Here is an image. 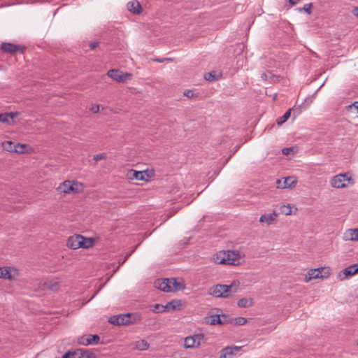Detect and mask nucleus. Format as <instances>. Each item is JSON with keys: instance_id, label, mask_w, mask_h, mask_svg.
<instances>
[{"instance_id": "f257e3e1", "label": "nucleus", "mask_w": 358, "mask_h": 358, "mask_svg": "<svg viewBox=\"0 0 358 358\" xmlns=\"http://www.w3.org/2000/svg\"><path fill=\"white\" fill-rule=\"evenodd\" d=\"M213 262L218 264L238 266L241 264V255L238 251L221 250L213 255Z\"/></svg>"}, {"instance_id": "f03ea898", "label": "nucleus", "mask_w": 358, "mask_h": 358, "mask_svg": "<svg viewBox=\"0 0 358 358\" xmlns=\"http://www.w3.org/2000/svg\"><path fill=\"white\" fill-rule=\"evenodd\" d=\"M238 287L235 282L229 285L217 284L210 288V294L216 298H227L237 292Z\"/></svg>"}, {"instance_id": "7ed1b4c3", "label": "nucleus", "mask_w": 358, "mask_h": 358, "mask_svg": "<svg viewBox=\"0 0 358 358\" xmlns=\"http://www.w3.org/2000/svg\"><path fill=\"white\" fill-rule=\"evenodd\" d=\"M83 189V184L74 180H65L57 188L59 192L65 194L80 193Z\"/></svg>"}, {"instance_id": "20e7f679", "label": "nucleus", "mask_w": 358, "mask_h": 358, "mask_svg": "<svg viewBox=\"0 0 358 358\" xmlns=\"http://www.w3.org/2000/svg\"><path fill=\"white\" fill-rule=\"evenodd\" d=\"M330 271L327 268H319L316 269H310L308 271L305 277V281L309 282L313 279L327 278L329 276Z\"/></svg>"}, {"instance_id": "39448f33", "label": "nucleus", "mask_w": 358, "mask_h": 358, "mask_svg": "<svg viewBox=\"0 0 358 358\" xmlns=\"http://www.w3.org/2000/svg\"><path fill=\"white\" fill-rule=\"evenodd\" d=\"M351 180H352V178L349 176L348 173H345L334 176L331 179L330 183L334 188H344L348 187L346 182H350Z\"/></svg>"}, {"instance_id": "423d86ee", "label": "nucleus", "mask_w": 358, "mask_h": 358, "mask_svg": "<svg viewBox=\"0 0 358 358\" xmlns=\"http://www.w3.org/2000/svg\"><path fill=\"white\" fill-rule=\"evenodd\" d=\"M19 271L15 267L3 266L0 267V279L13 280L19 276Z\"/></svg>"}, {"instance_id": "0eeeda50", "label": "nucleus", "mask_w": 358, "mask_h": 358, "mask_svg": "<svg viewBox=\"0 0 358 358\" xmlns=\"http://www.w3.org/2000/svg\"><path fill=\"white\" fill-rule=\"evenodd\" d=\"M107 76L115 81L118 83H125L127 79L132 77L129 73H123L119 69H110L107 72Z\"/></svg>"}, {"instance_id": "6e6552de", "label": "nucleus", "mask_w": 358, "mask_h": 358, "mask_svg": "<svg viewBox=\"0 0 358 358\" xmlns=\"http://www.w3.org/2000/svg\"><path fill=\"white\" fill-rule=\"evenodd\" d=\"M203 338L204 335L203 334H196L193 336H187L184 341V346L185 348H198L201 345Z\"/></svg>"}, {"instance_id": "1a4fd4ad", "label": "nucleus", "mask_w": 358, "mask_h": 358, "mask_svg": "<svg viewBox=\"0 0 358 358\" xmlns=\"http://www.w3.org/2000/svg\"><path fill=\"white\" fill-rule=\"evenodd\" d=\"M100 341V337L96 334L85 335L78 338V343L83 345H95L98 344Z\"/></svg>"}, {"instance_id": "9d476101", "label": "nucleus", "mask_w": 358, "mask_h": 358, "mask_svg": "<svg viewBox=\"0 0 358 358\" xmlns=\"http://www.w3.org/2000/svg\"><path fill=\"white\" fill-rule=\"evenodd\" d=\"M129 317L130 314L113 315L109 318L108 322L115 325H127L131 323Z\"/></svg>"}, {"instance_id": "9b49d317", "label": "nucleus", "mask_w": 358, "mask_h": 358, "mask_svg": "<svg viewBox=\"0 0 358 358\" xmlns=\"http://www.w3.org/2000/svg\"><path fill=\"white\" fill-rule=\"evenodd\" d=\"M1 48L4 52H7V53H10V54H14L18 51L22 53L24 51L23 47L18 45H15L11 43H6V42H3L1 43Z\"/></svg>"}, {"instance_id": "f8f14e48", "label": "nucleus", "mask_w": 358, "mask_h": 358, "mask_svg": "<svg viewBox=\"0 0 358 358\" xmlns=\"http://www.w3.org/2000/svg\"><path fill=\"white\" fill-rule=\"evenodd\" d=\"M241 347L228 346L222 350L220 358H232L240 350Z\"/></svg>"}, {"instance_id": "ddd939ff", "label": "nucleus", "mask_w": 358, "mask_h": 358, "mask_svg": "<svg viewBox=\"0 0 358 358\" xmlns=\"http://www.w3.org/2000/svg\"><path fill=\"white\" fill-rule=\"evenodd\" d=\"M82 239V235L75 234L70 236L66 243V245L73 250L80 248V241Z\"/></svg>"}, {"instance_id": "4468645a", "label": "nucleus", "mask_w": 358, "mask_h": 358, "mask_svg": "<svg viewBox=\"0 0 358 358\" xmlns=\"http://www.w3.org/2000/svg\"><path fill=\"white\" fill-rule=\"evenodd\" d=\"M127 176L130 179H136L137 180H148L146 177H148L149 176L145 171H138L131 169L128 171Z\"/></svg>"}, {"instance_id": "2eb2a0df", "label": "nucleus", "mask_w": 358, "mask_h": 358, "mask_svg": "<svg viewBox=\"0 0 358 358\" xmlns=\"http://www.w3.org/2000/svg\"><path fill=\"white\" fill-rule=\"evenodd\" d=\"M276 182L278 187L285 189L294 187L296 183V180L293 177H287L284 179L283 182L280 180H277Z\"/></svg>"}, {"instance_id": "dca6fc26", "label": "nucleus", "mask_w": 358, "mask_h": 358, "mask_svg": "<svg viewBox=\"0 0 358 358\" xmlns=\"http://www.w3.org/2000/svg\"><path fill=\"white\" fill-rule=\"evenodd\" d=\"M18 113H5L0 114V122L8 124H14V118L18 115Z\"/></svg>"}, {"instance_id": "f3484780", "label": "nucleus", "mask_w": 358, "mask_h": 358, "mask_svg": "<svg viewBox=\"0 0 358 358\" xmlns=\"http://www.w3.org/2000/svg\"><path fill=\"white\" fill-rule=\"evenodd\" d=\"M345 241H358V228L349 229L343 234Z\"/></svg>"}, {"instance_id": "a211bd4d", "label": "nucleus", "mask_w": 358, "mask_h": 358, "mask_svg": "<svg viewBox=\"0 0 358 358\" xmlns=\"http://www.w3.org/2000/svg\"><path fill=\"white\" fill-rule=\"evenodd\" d=\"M278 214L275 212L272 213L262 215L259 218L260 222H265L268 225L273 224L277 219Z\"/></svg>"}, {"instance_id": "6ab92c4d", "label": "nucleus", "mask_w": 358, "mask_h": 358, "mask_svg": "<svg viewBox=\"0 0 358 358\" xmlns=\"http://www.w3.org/2000/svg\"><path fill=\"white\" fill-rule=\"evenodd\" d=\"M204 322L206 324H210V325H216V324H224V322L220 319V316L219 315H213L210 316L205 317Z\"/></svg>"}, {"instance_id": "aec40b11", "label": "nucleus", "mask_w": 358, "mask_h": 358, "mask_svg": "<svg viewBox=\"0 0 358 358\" xmlns=\"http://www.w3.org/2000/svg\"><path fill=\"white\" fill-rule=\"evenodd\" d=\"M128 10L134 14H139L142 10L141 6L137 0H133L127 3Z\"/></svg>"}, {"instance_id": "412c9836", "label": "nucleus", "mask_w": 358, "mask_h": 358, "mask_svg": "<svg viewBox=\"0 0 358 358\" xmlns=\"http://www.w3.org/2000/svg\"><path fill=\"white\" fill-rule=\"evenodd\" d=\"M32 150V148L25 143H15V152L18 154L29 153Z\"/></svg>"}, {"instance_id": "4be33fe9", "label": "nucleus", "mask_w": 358, "mask_h": 358, "mask_svg": "<svg viewBox=\"0 0 358 358\" xmlns=\"http://www.w3.org/2000/svg\"><path fill=\"white\" fill-rule=\"evenodd\" d=\"M344 278L352 276L358 273V264L351 265L343 270Z\"/></svg>"}, {"instance_id": "5701e85b", "label": "nucleus", "mask_w": 358, "mask_h": 358, "mask_svg": "<svg viewBox=\"0 0 358 358\" xmlns=\"http://www.w3.org/2000/svg\"><path fill=\"white\" fill-rule=\"evenodd\" d=\"M167 282H169V278L159 279L155 282V286L161 291L168 292Z\"/></svg>"}, {"instance_id": "b1692460", "label": "nucleus", "mask_w": 358, "mask_h": 358, "mask_svg": "<svg viewBox=\"0 0 358 358\" xmlns=\"http://www.w3.org/2000/svg\"><path fill=\"white\" fill-rule=\"evenodd\" d=\"M43 286L45 289L51 290L52 292L58 291L60 287V285L58 281L52 280L45 282Z\"/></svg>"}, {"instance_id": "393cba45", "label": "nucleus", "mask_w": 358, "mask_h": 358, "mask_svg": "<svg viewBox=\"0 0 358 358\" xmlns=\"http://www.w3.org/2000/svg\"><path fill=\"white\" fill-rule=\"evenodd\" d=\"M181 306V301L172 300L170 302L167 303L165 306L166 311L176 310H180Z\"/></svg>"}, {"instance_id": "a878e982", "label": "nucleus", "mask_w": 358, "mask_h": 358, "mask_svg": "<svg viewBox=\"0 0 358 358\" xmlns=\"http://www.w3.org/2000/svg\"><path fill=\"white\" fill-rule=\"evenodd\" d=\"M237 305L240 308H249L254 305V300L252 298H242L238 301Z\"/></svg>"}, {"instance_id": "bb28decb", "label": "nucleus", "mask_w": 358, "mask_h": 358, "mask_svg": "<svg viewBox=\"0 0 358 358\" xmlns=\"http://www.w3.org/2000/svg\"><path fill=\"white\" fill-rule=\"evenodd\" d=\"M94 239L93 238H85L82 236V239L80 241V248H90L94 245Z\"/></svg>"}, {"instance_id": "cd10ccee", "label": "nucleus", "mask_w": 358, "mask_h": 358, "mask_svg": "<svg viewBox=\"0 0 358 358\" xmlns=\"http://www.w3.org/2000/svg\"><path fill=\"white\" fill-rule=\"evenodd\" d=\"M173 292L182 290L185 286L183 282L178 281L176 278H171Z\"/></svg>"}, {"instance_id": "c85d7f7f", "label": "nucleus", "mask_w": 358, "mask_h": 358, "mask_svg": "<svg viewBox=\"0 0 358 358\" xmlns=\"http://www.w3.org/2000/svg\"><path fill=\"white\" fill-rule=\"evenodd\" d=\"M2 148L6 151L15 152V143L11 141H6L2 143Z\"/></svg>"}, {"instance_id": "c756f323", "label": "nucleus", "mask_w": 358, "mask_h": 358, "mask_svg": "<svg viewBox=\"0 0 358 358\" xmlns=\"http://www.w3.org/2000/svg\"><path fill=\"white\" fill-rule=\"evenodd\" d=\"M83 349H77L73 352H67L64 355L63 358H80L79 355H83Z\"/></svg>"}, {"instance_id": "7c9ffc66", "label": "nucleus", "mask_w": 358, "mask_h": 358, "mask_svg": "<svg viewBox=\"0 0 358 358\" xmlns=\"http://www.w3.org/2000/svg\"><path fill=\"white\" fill-rule=\"evenodd\" d=\"M135 348L139 350H145L149 348V344L145 340H141L136 342Z\"/></svg>"}, {"instance_id": "2f4dec72", "label": "nucleus", "mask_w": 358, "mask_h": 358, "mask_svg": "<svg viewBox=\"0 0 358 358\" xmlns=\"http://www.w3.org/2000/svg\"><path fill=\"white\" fill-rule=\"evenodd\" d=\"M290 114H291V109H289L288 110H287L285 114L280 117L278 120H277V124L278 125H281L283 123H285L287 120L288 118L290 116Z\"/></svg>"}, {"instance_id": "473e14b6", "label": "nucleus", "mask_w": 358, "mask_h": 358, "mask_svg": "<svg viewBox=\"0 0 358 358\" xmlns=\"http://www.w3.org/2000/svg\"><path fill=\"white\" fill-rule=\"evenodd\" d=\"M151 310L156 313L166 312L164 306L158 303L155 304Z\"/></svg>"}, {"instance_id": "72a5a7b5", "label": "nucleus", "mask_w": 358, "mask_h": 358, "mask_svg": "<svg viewBox=\"0 0 358 358\" xmlns=\"http://www.w3.org/2000/svg\"><path fill=\"white\" fill-rule=\"evenodd\" d=\"M281 212L282 213L285 214V215H289L292 214V210L289 205H284L281 207Z\"/></svg>"}, {"instance_id": "f704fd0d", "label": "nucleus", "mask_w": 358, "mask_h": 358, "mask_svg": "<svg viewBox=\"0 0 358 358\" xmlns=\"http://www.w3.org/2000/svg\"><path fill=\"white\" fill-rule=\"evenodd\" d=\"M205 79L206 80L212 81L216 79L215 72L211 71L205 75Z\"/></svg>"}, {"instance_id": "c9c22d12", "label": "nucleus", "mask_w": 358, "mask_h": 358, "mask_svg": "<svg viewBox=\"0 0 358 358\" xmlns=\"http://www.w3.org/2000/svg\"><path fill=\"white\" fill-rule=\"evenodd\" d=\"M247 322V320L243 317H238L235 318V324L237 325H243Z\"/></svg>"}, {"instance_id": "e433bc0d", "label": "nucleus", "mask_w": 358, "mask_h": 358, "mask_svg": "<svg viewBox=\"0 0 358 358\" xmlns=\"http://www.w3.org/2000/svg\"><path fill=\"white\" fill-rule=\"evenodd\" d=\"M106 157V154H104V153H99V154L95 155L94 156V160H95L96 162H98L99 160L105 159Z\"/></svg>"}, {"instance_id": "4c0bfd02", "label": "nucleus", "mask_w": 358, "mask_h": 358, "mask_svg": "<svg viewBox=\"0 0 358 358\" xmlns=\"http://www.w3.org/2000/svg\"><path fill=\"white\" fill-rule=\"evenodd\" d=\"M83 355H79V357H80V358H90V357L92 355V353L90 352L87 350H83Z\"/></svg>"}, {"instance_id": "58836bf2", "label": "nucleus", "mask_w": 358, "mask_h": 358, "mask_svg": "<svg viewBox=\"0 0 358 358\" xmlns=\"http://www.w3.org/2000/svg\"><path fill=\"white\" fill-rule=\"evenodd\" d=\"M311 8H312V3H308V4H305L304 6H303V10L308 13V14H310L311 13Z\"/></svg>"}, {"instance_id": "ea45409f", "label": "nucleus", "mask_w": 358, "mask_h": 358, "mask_svg": "<svg viewBox=\"0 0 358 358\" xmlns=\"http://www.w3.org/2000/svg\"><path fill=\"white\" fill-rule=\"evenodd\" d=\"M184 95L188 98H192L194 94L192 90H187L184 92Z\"/></svg>"}, {"instance_id": "a19ab883", "label": "nucleus", "mask_w": 358, "mask_h": 358, "mask_svg": "<svg viewBox=\"0 0 358 358\" xmlns=\"http://www.w3.org/2000/svg\"><path fill=\"white\" fill-rule=\"evenodd\" d=\"M293 150V148L292 147H289V148H285L282 150V154L284 155H289L292 151Z\"/></svg>"}, {"instance_id": "79ce46f5", "label": "nucleus", "mask_w": 358, "mask_h": 358, "mask_svg": "<svg viewBox=\"0 0 358 358\" xmlns=\"http://www.w3.org/2000/svg\"><path fill=\"white\" fill-rule=\"evenodd\" d=\"M90 110L94 113H98L99 110V105H96V106H92Z\"/></svg>"}, {"instance_id": "37998d69", "label": "nucleus", "mask_w": 358, "mask_h": 358, "mask_svg": "<svg viewBox=\"0 0 358 358\" xmlns=\"http://www.w3.org/2000/svg\"><path fill=\"white\" fill-rule=\"evenodd\" d=\"M169 282H167V286L166 287H169L168 292H173V289L171 288V287H172L171 278H169Z\"/></svg>"}, {"instance_id": "c03bdc74", "label": "nucleus", "mask_w": 358, "mask_h": 358, "mask_svg": "<svg viewBox=\"0 0 358 358\" xmlns=\"http://www.w3.org/2000/svg\"><path fill=\"white\" fill-rule=\"evenodd\" d=\"M98 45H99L98 42H93V43H90V47L92 50H94L98 46Z\"/></svg>"}, {"instance_id": "a18cd8bd", "label": "nucleus", "mask_w": 358, "mask_h": 358, "mask_svg": "<svg viewBox=\"0 0 358 358\" xmlns=\"http://www.w3.org/2000/svg\"><path fill=\"white\" fill-rule=\"evenodd\" d=\"M166 60H171V59L170 58H162V59H154V61L160 62V63L164 62Z\"/></svg>"}, {"instance_id": "49530a36", "label": "nucleus", "mask_w": 358, "mask_h": 358, "mask_svg": "<svg viewBox=\"0 0 358 358\" xmlns=\"http://www.w3.org/2000/svg\"><path fill=\"white\" fill-rule=\"evenodd\" d=\"M299 0H289V3L292 5H296Z\"/></svg>"}, {"instance_id": "de8ad7c7", "label": "nucleus", "mask_w": 358, "mask_h": 358, "mask_svg": "<svg viewBox=\"0 0 358 358\" xmlns=\"http://www.w3.org/2000/svg\"><path fill=\"white\" fill-rule=\"evenodd\" d=\"M353 13H354V15H355L356 16H358V8H357V7H355V8H354Z\"/></svg>"}, {"instance_id": "09e8293b", "label": "nucleus", "mask_w": 358, "mask_h": 358, "mask_svg": "<svg viewBox=\"0 0 358 358\" xmlns=\"http://www.w3.org/2000/svg\"><path fill=\"white\" fill-rule=\"evenodd\" d=\"M352 106H354L355 108H357V111H358V101H355L352 105Z\"/></svg>"}, {"instance_id": "8fccbe9b", "label": "nucleus", "mask_w": 358, "mask_h": 358, "mask_svg": "<svg viewBox=\"0 0 358 358\" xmlns=\"http://www.w3.org/2000/svg\"><path fill=\"white\" fill-rule=\"evenodd\" d=\"M357 344H358V341H357Z\"/></svg>"}]
</instances>
